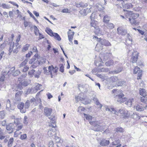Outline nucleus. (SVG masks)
I'll return each mask as SVG.
<instances>
[{
    "mask_svg": "<svg viewBox=\"0 0 147 147\" xmlns=\"http://www.w3.org/2000/svg\"><path fill=\"white\" fill-rule=\"evenodd\" d=\"M128 15L129 17V21L132 25H139L141 18L139 17V15L138 13H133L132 11H129Z\"/></svg>",
    "mask_w": 147,
    "mask_h": 147,
    "instance_id": "nucleus-1",
    "label": "nucleus"
},
{
    "mask_svg": "<svg viewBox=\"0 0 147 147\" xmlns=\"http://www.w3.org/2000/svg\"><path fill=\"white\" fill-rule=\"evenodd\" d=\"M21 48V45L19 44L11 42L10 43V47L9 49V54L10 55L13 51L14 53H17Z\"/></svg>",
    "mask_w": 147,
    "mask_h": 147,
    "instance_id": "nucleus-2",
    "label": "nucleus"
},
{
    "mask_svg": "<svg viewBox=\"0 0 147 147\" xmlns=\"http://www.w3.org/2000/svg\"><path fill=\"white\" fill-rule=\"evenodd\" d=\"M119 112L120 117L123 119H128L131 116L130 112L124 109H119Z\"/></svg>",
    "mask_w": 147,
    "mask_h": 147,
    "instance_id": "nucleus-3",
    "label": "nucleus"
},
{
    "mask_svg": "<svg viewBox=\"0 0 147 147\" xmlns=\"http://www.w3.org/2000/svg\"><path fill=\"white\" fill-rule=\"evenodd\" d=\"M46 32L50 36L54 37L58 41L61 40V38L60 36L57 33L53 32L52 30L49 28H47L45 30Z\"/></svg>",
    "mask_w": 147,
    "mask_h": 147,
    "instance_id": "nucleus-4",
    "label": "nucleus"
},
{
    "mask_svg": "<svg viewBox=\"0 0 147 147\" xmlns=\"http://www.w3.org/2000/svg\"><path fill=\"white\" fill-rule=\"evenodd\" d=\"M95 16V14L94 13H92L90 16L91 20L90 23L91 27H94L95 29H97L99 28L98 22L94 20Z\"/></svg>",
    "mask_w": 147,
    "mask_h": 147,
    "instance_id": "nucleus-5",
    "label": "nucleus"
},
{
    "mask_svg": "<svg viewBox=\"0 0 147 147\" xmlns=\"http://www.w3.org/2000/svg\"><path fill=\"white\" fill-rule=\"evenodd\" d=\"M28 61V60L26 59L20 64V67L21 68L23 67L22 71L23 72H26L29 69V67L27 65H26Z\"/></svg>",
    "mask_w": 147,
    "mask_h": 147,
    "instance_id": "nucleus-6",
    "label": "nucleus"
},
{
    "mask_svg": "<svg viewBox=\"0 0 147 147\" xmlns=\"http://www.w3.org/2000/svg\"><path fill=\"white\" fill-rule=\"evenodd\" d=\"M124 96L123 94L121 93L119 94L116 95L115 98V100L118 102H119L120 103L123 102L127 100L126 98L124 97Z\"/></svg>",
    "mask_w": 147,
    "mask_h": 147,
    "instance_id": "nucleus-7",
    "label": "nucleus"
},
{
    "mask_svg": "<svg viewBox=\"0 0 147 147\" xmlns=\"http://www.w3.org/2000/svg\"><path fill=\"white\" fill-rule=\"evenodd\" d=\"M139 56V53L136 51H134L133 52L131 58V61L133 63L137 62Z\"/></svg>",
    "mask_w": 147,
    "mask_h": 147,
    "instance_id": "nucleus-8",
    "label": "nucleus"
},
{
    "mask_svg": "<svg viewBox=\"0 0 147 147\" xmlns=\"http://www.w3.org/2000/svg\"><path fill=\"white\" fill-rule=\"evenodd\" d=\"M67 36L69 41L72 42L74 36L75 34L74 32L72 31L71 29H69L67 32Z\"/></svg>",
    "mask_w": 147,
    "mask_h": 147,
    "instance_id": "nucleus-9",
    "label": "nucleus"
},
{
    "mask_svg": "<svg viewBox=\"0 0 147 147\" xmlns=\"http://www.w3.org/2000/svg\"><path fill=\"white\" fill-rule=\"evenodd\" d=\"M15 127L14 124L13 123H11L6 126V129L7 130L10 131L9 133L10 134L13 131L14 129H15Z\"/></svg>",
    "mask_w": 147,
    "mask_h": 147,
    "instance_id": "nucleus-10",
    "label": "nucleus"
},
{
    "mask_svg": "<svg viewBox=\"0 0 147 147\" xmlns=\"http://www.w3.org/2000/svg\"><path fill=\"white\" fill-rule=\"evenodd\" d=\"M134 107L137 111H142L145 110L144 106L143 104L141 103H139L135 105Z\"/></svg>",
    "mask_w": 147,
    "mask_h": 147,
    "instance_id": "nucleus-11",
    "label": "nucleus"
},
{
    "mask_svg": "<svg viewBox=\"0 0 147 147\" xmlns=\"http://www.w3.org/2000/svg\"><path fill=\"white\" fill-rule=\"evenodd\" d=\"M24 103L21 102L19 103L17 105L18 108L20 110V112L22 113H25L26 111V109H24Z\"/></svg>",
    "mask_w": 147,
    "mask_h": 147,
    "instance_id": "nucleus-12",
    "label": "nucleus"
},
{
    "mask_svg": "<svg viewBox=\"0 0 147 147\" xmlns=\"http://www.w3.org/2000/svg\"><path fill=\"white\" fill-rule=\"evenodd\" d=\"M52 111V109L48 107H45L44 109L45 115L47 117L50 116Z\"/></svg>",
    "mask_w": 147,
    "mask_h": 147,
    "instance_id": "nucleus-13",
    "label": "nucleus"
},
{
    "mask_svg": "<svg viewBox=\"0 0 147 147\" xmlns=\"http://www.w3.org/2000/svg\"><path fill=\"white\" fill-rule=\"evenodd\" d=\"M117 31L119 34L122 35H125L127 33L126 30L123 29V28L121 26L117 28Z\"/></svg>",
    "mask_w": 147,
    "mask_h": 147,
    "instance_id": "nucleus-14",
    "label": "nucleus"
},
{
    "mask_svg": "<svg viewBox=\"0 0 147 147\" xmlns=\"http://www.w3.org/2000/svg\"><path fill=\"white\" fill-rule=\"evenodd\" d=\"M106 110H108V111L111 112L112 113H113L114 114L117 115H119V111H117L115 109L112 108H108L106 109Z\"/></svg>",
    "mask_w": 147,
    "mask_h": 147,
    "instance_id": "nucleus-15",
    "label": "nucleus"
},
{
    "mask_svg": "<svg viewBox=\"0 0 147 147\" xmlns=\"http://www.w3.org/2000/svg\"><path fill=\"white\" fill-rule=\"evenodd\" d=\"M139 94L140 95L146 97L147 96V92L144 89L140 88L139 89Z\"/></svg>",
    "mask_w": 147,
    "mask_h": 147,
    "instance_id": "nucleus-16",
    "label": "nucleus"
},
{
    "mask_svg": "<svg viewBox=\"0 0 147 147\" xmlns=\"http://www.w3.org/2000/svg\"><path fill=\"white\" fill-rule=\"evenodd\" d=\"M16 126V129L17 131H19L22 129L23 127V125L22 124L20 123H17L15 124Z\"/></svg>",
    "mask_w": 147,
    "mask_h": 147,
    "instance_id": "nucleus-17",
    "label": "nucleus"
},
{
    "mask_svg": "<svg viewBox=\"0 0 147 147\" xmlns=\"http://www.w3.org/2000/svg\"><path fill=\"white\" fill-rule=\"evenodd\" d=\"M109 143V140H106L105 139H103L101 141L100 144L102 146H105L108 145Z\"/></svg>",
    "mask_w": 147,
    "mask_h": 147,
    "instance_id": "nucleus-18",
    "label": "nucleus"
},
{
    "mask_svg": "<svg viewBox=\"0 0 147 147\" xmlns=\"http://www.w3.org/2000/svg\"><path fill=\"white\" fill-rule=\"evenodd\" d=\"M101 45L106 46H109L111 45V43L108 40L105 39H102V42H100Z\"/></svg>",
    "mask_w": 147,
    "mask_h": 147,
    "instance_id": "nucleus-19",
    "label": "nucleus"
},
{
    "mask_svg": "<svg viewBox=\"0 0 147 147\" xmlns=\"http://www.w3.org/2000/svg\"><path fill=\"white\" fill-rule=\"evenodd\" d=\"M48 70L52 74V73H56L57 72V70L55 69L54 67L53 66V65H51V66H49L48 67Z\"/></svg>",
    "mask_w": 147,
    "mask_h": 147,
    "instance_id": "nucleus-20",
    "label": "nucleus"
},
{
    "mask_svg": "<svg viewBox=\"0 0 147 147\" xmlns=\"http://www.w3.org/2000/svg\"><path fill=\"white\" fill-rule=\"evenodd\" d=\"M133 7V5L131 3H127L123 6V8L125 9H129Z\"/></svg>",
    "mask_w": 147,
    "mask_h": 147,
    "instance_id": "nucleus-21",
    "label": "nucleus"
},
{
    "mask_svg": "<svg viewBox=\"0 0 147 147\" xmlns=\"http://www.w3.org/2000/svg\"><path fill=\"white\" fill-rule=\"evenodd\" d=\"M131 116V118L136 120H139L140 118V117L136 113H133Z\"/></svg>",
    "mask_w": 147,
    "mask_h": 147,
    "instance_id": "nucleus-22",
    "label": "nucleus"
},
{
    "mask_svg": "<svg viewBox=\"0 0 147 147\" xmlns=\"http://www.w3.org/2000/svg\"><path fill=\"white\" fill-rule=\"evenodd\" d=\"M13 142V138H10L8 143L7 146L8 147H11L12 146Z\"/></svg>",
    "mask_w": 147,
    "mask_h": 147,
    "instance_id": "nucleus-23",
    "label": "nucleus"
},
{
    "mask_svg": "<svg viewBox=\"0 0 147 147\" xmlns=\"http://www.w3.org/2000/svg\"><path fill=\"white\" fill-rule=\"evenodd\" d=\"M107 66H110L114 64V62L113 60H111L107 61L105 63Z\"/></svg>",
    "mask_w": 147,
    "mask_h": 147,
    "instance_id": "nucleus-24",
    "label": "nucleus"
},
{
    "mask_svg": "<svg viewBox=\"0 0 147 147\" xmlns=\"http://www.w3.org/2000/svg\"><path fill=\"white\" fill-rule=\"evenodd\" d=\"M133 100V99L132 98L129 99L125 102V104L128 106L130 107L131 105Z\"/></svg>",
    "mask_w": 147,
    "mask_h": 147,
    "instance_id": "nucleus-25",
    "label": "nucleus"
},
{
    "mask_svg": "<svg viewBox=\"0 0 147 147\" xmlns=\"http://www.w3.org/2000/svg\"><path fill=\"white\" fill-rule=\"evenodd\" d=\"M5 74H2L0 78V82H5Z\"/></svg>",
    "mask_w": 147,
    "mask_h": 147,
    "instance_id": "nucleus-26",
    "label": "nucleus"
},
{
    "mask_svg": "<svg viewBox=\"0 0 147 147\" xmlns=\"http://www.w3.org/2000/svg\"><path fill=\"white\" fill-rule=\"evenodd\" d=\"M138 71H141V70H140V69L139 67L137 66H136L134 69L133 73L134 74H136L138 72Z\"/></svg>",
    "mask_w": 147,
    "mask_h": 147,
    "instance_id": "nucleus-27",
    "label": "nucleus"
},
{
    "mask_svg": "<svg viewBox=\"0 0 147 147\" xmlns=\"http://www.w3.org/2000/svg\"><path fill=\"white\" fill-rule=\"evenodd\" d=\"M29 46L30 45L29 44H26L22 48V51L24 52L27 51L28 49Z\"/></svg>",
    "mask_w": 147,
    "mask_h": 147,
    "instance_id": "nucleus-28",
    "label": "nucleus"
},
{
    "mask_svg": "<svg viewBox=\"0 0 147 147\" xmlns=\"http://www.w3.org/2000/svg\"><path fill=\"white\" fill-rule=\"evenodd\" d=\"M120 143V141L119 140H116L112 142L113 146H116Z\"/></svg>",
    "mask_w": 147,
    "mask_h": 147,
    "instance_id": "nucleus-29",
    "label": "nucleus"
},
{
    "mask_svg": "<svg viewBox=\"0 0 147 147\" xmlns=\"http://www.w3.org/2000/svg\"><path fill=\"white\" fill-rule=\"evenodd\" d=\"M84 115L87 120L89 121L92 120V116L88 115L85 113H84Z\"/></svg>",
    "mask_w": 147,
    "mask_h": 147,
    "instance_id": "nucleus-30",
    "label": "nucleus"
},
{
    "mask_svg": "<svg viewBox=\"0 0 147 147\" xmlns=\"http://www.w3.org/2000/svg\"><path fill=\"white\" fill-rule=\"evenodd\" d=\"M1 7L4 9H9L11 7L9 5H8L5 3H2L1 5Z\"/></svg>",
    "mask_w": 147,
    "mask_h": 147,
    "instance_id": "nucleus-31",
    "label": "nucleus"
},
{
    "mask_svg": "<svg viewBox=\"0 0 147 147\" xmlns=\"http://www.w3.org/2000/svg\"><path fill=\"white\" fill-rule=\"evenodd\" d=\"M109 21L108 17L107 16H104L103 21L105 23H108Z\"/></svg>",
    "mask_w": 147,
    "mask_h": 147,
    "instance_id": "nucleus-32",
    "label": "nucleus"
},
{
    "mask_svg": "<svg viewBox=\"0 0 147 147\" xmlns=\"http://www.w3.org/2000/svg\"><path fill=\"white\" fill-rule=\"evenodd\" d=\"M146 97H140V101L141 102H142L144 103H145L147 101V98Z\"/></svg>",
    "mask_w": 147,
    "mask_h": 147,
    "instance_id": "nucleus-33",
    "label": "nucleus"
},
{
    "mask_svg": "<svg viewBox=\"0 0 147 147\" xmlns=\"http://www.w3.org/2000/svg\"><path fill=\"white\" fill-rule=\"evenodd\" d=\"M80 13L83 15L85 16L87 14L86 10V9H82L80 11Z\"/></svg>",
    "mask_w": 147,
    "mask_h": 147,
    "instance_id": "nucleus-34",
    "label": "nucleus"
},
{
    "mask_svg": "<svg viewBox=\"0 0 147 147\" xmlns=\"http://www.w3.org/2000/svg\"><path fill=\"white\" fill-rule=\"evenodd\" d=\"M35 71V70L34 69H32L29 71L28 73V75L30 76V77H32Z\"/></svg>",
    "mask_w": 147,
    "mask_h": 147,
    "instance_id": "nucleus-35",
    "label": "nucleus"
},
{
    "mask_svg": "<svg viewBox=\"0 0 147 147\" xmlns=\"http://www.w3.org/2000/svg\"><path fill=\"white\" fill-rule=\"evenodd\" d=\"M27 137V135L26 134H24L21 135L20 139L21 140H24L26 139Z\"/></svg>",
    "mask_w": 147,
    "mask_h": 147,
    "instance_id": "nucleus-36",
    "label": "nucleus"
},
{
    "mask_svg": "<svg viewBox=\"0 0 147 147\" xmlns=\"http://www.w3.org/2000/svg\"><path fill=\"white\" fill-rule=\"evenodd\" d=\"M96 104L97 105L98 108L101 109L102 107V105L98 101V100L96 101Z\"/></svg>",
    "mask_w": 147,
    "mask_h": 147,
    "instance_id": "nucleus-37",
    "label": "nucleus"
},
{
    "mask_svg": "<svg viewBox=\"0 0 147 147\" xmlns=\"http://www.w3.org/2000/svg\"><path fill=\"white\" fill-rule=\"evenodd\" d=\"M93 39H96L97 41L99 42H102V39L101 38H98L97 36H93Z\"/></svg>",
    "mask_w": 147,
    "mask_h": 147,
    "instance_id": "nucleus-38",
    "label": "nucleus"
},
{
    "mask_svg": "<svg viewBox=\"0 0 147 147\" xmlns=\"http://www.w3.org/2000/svg\"><path fill=\"white\" fill-rule=\"evenodd\" d=\"M116 131L117 132H123L124 131L123 129L121 127H118L116 129Z\"/></svg>",
    "mask_w": 147,
    "mask_h": 147,
    "instance_id": "nucleus-39",
    "label": "nucleus"
},
{
    "mask_svg": "<svg viewBox=\"0 0 147 147\" xmlns=\"http://www.w3.org/2000/svg\"><path fill=\"white\" fill-rule=\"evenodd\" d=\"M108 28L109 29H112L114 27V24L112 23H110L108 24L107 25Z\"/></svg>",
    "mask_w": 147,
    "mask_h": 147,
    "instance_id": "nucleus-40",
    "label": "nucleus"
},
{
    "mask_svg": "<svg viewBox=\"0 0 147 147\" xmlns=\"http://www.w3.org/2000/svg\"><path fill=\"white\" fill-rule=\"evenodd\" d=\"M111 80L113 82H116L118 80V78L117 77H112L111 78Z\"/></svg>",
    "mask_w": 147,
    "mask_h": 147,
    "instance_id": "nucleus-41",
    "label": "nucleus"
},
{
    "mask_svg": "<svg viewBox=\"0 0 147 147\" xmlns=\"http://www.w3.org/2000/svg\"><path fill=\"white\" fill-rule=\"evenodd\" d=\"M142 71H139V72L138 74V76L137 79L138 80L141 79V77L142 76Z\"/></svg>",
    "mask_w": 147,
    "mask_h": 147,
    "instance_id": "nucleus-42",
    "label": "nucleus"
},
{
    "mask_svg": "<svg viewBox=\"0 0 147 147\" xmlns=\"http://www.w3.org/2000/svg\"><path fill=\"white\" fill-rule=\"evenodd\" d=\"M64 67L63 64L61 65L59 68V71L61 72H63L64 71Z\"/></svg>",
    "mask_w": 147,
    "mask_h": 147,
    "instance_id": "nucleus-43",
    "label": "nucleus"
},
{
    "mask_svg": "<svg viewBox=\"0 0 147 147\" xmlns=\"http://www.w3.org/2000/svg\"><path fill=\"white\" fill-rule=\"evenodd\" d=\"M0 115L1 116V118H3L5 116V111H1L0 112Z\"/></svg>",
    "mask_w": 147,
    "mask_h": 147,
    "instance_id": "nucleus-44",
    "label": "nucleus"
},
{
    "mask_svg": "<svg viewBox=\"0 0 147 147\" xmlns=\"http://www.w3.org/2000/svg\"><path fill=\"white\" fill-rule=\"evenodd\" d=\"M9 3L12 4L13 5L16 6L17 8H18L19 7L18 5L14 2L9 1Z\"/></svg>",
    "mask_w": 147,
    "mask_h": 147,
    "instance_id": "nucleus-45",
    "label": "nucleus"
},
{
    "mask_svg": "<svg viewBox=\"0 0 147 147\" xmlns=\"http://www.w3.org/2000/svg\"><path fill=\"white\" fill-rule=\"evenodd\" d=\"M29 84L27 82V81H24L21 84V85H22L23 86H27Z\"/></svg>",
    "mask_w": 147,
    "mask_h": 147,
    "instance_id": "nucleus-46",
    "label": "nucleus"
},
{
    "mask_svg": "<svg viewBox=\"0 0 147 147\" xmlns=\"http://www.w3.org/2000/svg\"><path fill=\"white\" fill-rule=\"evenodd\" d=\"M32 52L31 51H30L26 55V57L27 58H29L31 57V55H32Z\"/></svg>",
    "mask_w": 147,
    "mask_h": 147,
    "instance_id": "nucleus-47",
    "label": "nucleus"
},
{
    "mask_svg": "<svg viewBox=\"0 0 147 147\" xmlns=\"http://www.w3.org/2000/svg\"><path fill=\"white\" fill-rule=\"evenodd\" d=\"M54 143L53 142L51 141L49 142V147H54Z\"/></svg>",
    "mask_w": 147,
    "mask_h": 147,
    "instance_id": "nucleus-48",
    "label": "nucleus"
},
{
    "mask_svg": "<svg viewBox=\"0 0 147 147\" xmlns=\"http://www.w3.org/2000/svg\"><path fill=\"white\" fill-rule=\"evenodd\" d=\"M28 117L26 116H25L24 117V123L25 124H27L28 123L27 121Z\"/></svg>",
    "mask_w": 147,
    "mask_h": 147,
    "instance_id": "nucleus-49",
    "label": "nucleus"
},
{
    "mask_svg": "<svg viewBox=\"0 0 147 147\" xmlns=\"http://www.w3.org/2000/svg\"><path fill=\"white\" fill-rule=\"evenodd\" d=\"M27 12L31 17L32 18L35 20H36L35 18L34 17L32 13L30 12L29 10H28L27 11Z\"/></svg>",
    "mask_w": 147,
    "mask_h": 147,
    "instance_id": "nucleus-50",
    "label": "nucleus"
},
{
    "mask_svg": "<svg viewBox=\"0 0 147 147\" xmlns=\"http://www.w3.org/2000/svg\"><path fill=\"white\" fill-rule=\"evenodd\" d=\"M62 12L63 13H68L70 12L69 11V9L67 8H65L62 10Z\"/></svg>",
    "mask_w": 147,
    "mask_h": 147,
    "instance_id": "nucleus-51",
    "label": "nucleus"
},
{
    "mask_svg": "<svg viewBox=\"0 0 147 147\" xmlns=\"http://www.w3.org/2000/svg\"><path fill=\"white\" fill-rule=\"evenodd\" d=\"M32 50L33 52L37 53L38 52L36 47L34 46L33 47Z\"/></svg>",
    "mask_w": 147,
    "mask_h": 147,
    "instance_id": "nucleus-52",
    "label": "nucleus"
},
{
    "mask_svg": "<svg viewBox=\"0 0 147 147\" xmlns=\"http://www.w3.org/2000/svg\"><path fill=\"white\" fill-rule=\"evenodd\" d=\"M17 131H17L16 130V131L14 132V137H17L20 134H21L22 133L21 132H20L19 133H17Z\"/></svg>",
    "mask_w": 147,
    "mask_h": 147,
    "instance_id": "nucleus-53",
    "label": "nucleus"
},
{
    "mask_svg": "<svg viewBox=\"0 0 147 147\" xmlns=\"http://www.w3.org/2000/svg\"><path fill=\"white\" fill-rule=\"evenodd\" d=\"M21 38V36L20 35H19L18 36V38L16 40V42L15 43L19 44L18 42L20 41Z\"/></svg>",
    "mask_w": 147,
    "mask_h": 147,
    "instance_id": "nucleus-54",
    "label": "nucleus"
},
{
    "mask_svg": "<svg viewBox=\"0 0 147 147\" xmlns=\"http://www.w3.org/2000/svg\"><path fill=\"white\" fill-rule=\"evenodd\" d=\"M36 59L34 58H32L29 61V63L30 64H32L35 61Z\"/></svg>",
    "mask_w": 147,
    "mask_h": 147,
    "instance_id": "nucleus-55",
    "label": "nucleus"
},
{
    "mask_svg": "<svg viewBox=\"0 0 147 147\" xmlns=\"http://www.w3.org/2000/svg\"><path fill=\"white\" fill-rule=\"evenodd\" d=\"M9 15L10 17H13V11H9Z\"/></svg>",
    "mask_w": 147,
    "mask_h": 147,
    "instance_id": "nucleus-56",
    "label": "nucleus"
},
{
    "mask_svg": "<svg viewBox=\"0 0 147 147\" xmlns=\"http://www.w3.org/2000/svg\"><path fill=\"white\" fill-rule=\"evenodd\" d=\"M47 95L49 99H51V98H52L53 97V96L51 95L50 93H48L47 94Z\"/></svg>",
    "mask_w": 147,
    "mask_h": 147,
    "instance_id": "nucleus-57",
    "label": "nucleus"
},
{
    "mask_svg": "<svg viewBox=\"0 0 147 147\" xmlns=\"http://www.w3.org/2000/svg\"><path fill=\"white\" fill-rule=\"evenodd\" d=\"M33 13L35 15L36 17H38L39 16V13L38 12H37L35 11H33Z\"/></svg>",
    "mask_w": 147,
    "mask_h": 147,
    "instance_id": "nucleus-58",
    "label": "nucleus"
},
{
    "mask_svg": "<svg viewBox=\"0 0 147 147\" xmlns=\"http://www.w3.org/2000/svg\"><path fill=\"white\" fill-rule=\"evenodd\" d=\"M49 118L51 120L54 121L55 120V117L54 115H51Z\"/></svg>",
    "mask_w": 147,
    "mask_h": 147,
    "instance_id": "nucleus-59",
    "label": "nucleus"
},
{
    "mask_svg": "<svg viewBox=\"0 0 147 147\" xmlns=\"http://www.w3.org/2000/svg\"><path fill=\"white\" fill-rule=\"evenodd\" d=\"M138 31L139 32V33L142 35L144 34V32L140 30L137 29Z\"/></svg>",
    "mask_w": 147,
    "mask_h": 147,
    "instance_id": "nucleus-60",
    "label": "nucleus"
},
{
    "mask_svg": "<svg viewBox=\"0 0 147 147\" xmlns=\"http://www.w3.org/2000/svg\"><path fill=\"white\" fill-rule=\"evenodd\" d=\"M20 72L18 71H16L15 72L13 73V75L15 76H16L20 74Z\"/></svg>",
    "mask_w": 147,
    "mask_h": 147,
    "instance_id": "nucleus-61",
    "label": "nucleus"
},
{
    "mask_svg": "<svg viewBox=\"0 0 147 147\" xmlns=\"http://www.w3.org/2000/svg\"><path fill=\"white\" fill-rule=\"evenodd\" d=\"M78 109L81 111H84L85 110V108L82 107H78Z\"/></svg>",
    "mask_w": 147,
    "mask_h": 147,
    "instance_id": "nucleus-62",
    "label": "nucleus"
},
{
    "mask_svg": "<svg viewBox=\"0 0 147 147\" xmlns=\"http://www.w3.org/2000/svg\"><path fill=\"white\" fill-rule=\"evenodd\" d=\"M123 81H121L120 82H118L117 83V85L118 86H122L123 84Z\"/></svg>",
    "mask_w": 147,
    "mask_h": 147,
    "instance_id": "nucleus-63",
    "label": "nucleus"
},
{
    "mask_svg": "<svg viewBox=\"0 0 147 147\" xmlns=\"http://www.w3.org/2000/svg\"><path fill=\"white\" fill-rule=\"evenodd\" d=\"M144 39L147 42V32L146 33L144 34Z\"/></svg>",
    "mask_w": 147,
    "mask_h": 147,
    "instance_id": "nucleus-64",
    "label": "nucleus"
}]
</instances>
